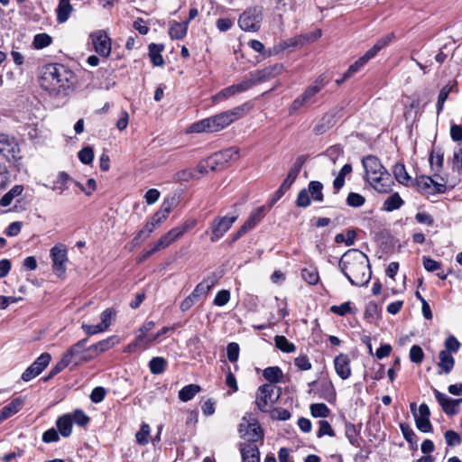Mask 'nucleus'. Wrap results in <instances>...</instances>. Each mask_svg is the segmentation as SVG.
I'll return each instance as SVG.
<instances>
[{
	"label": "nucleus",
	"instance_id": "obj_1",
	"mask_svg": "<svg viewBox=\"0 0 462 462\" xmlns=\"http://www.w3.org/2000/svg\"><path fill=\"white\" fill-rule=\"evenodd\" d=\"M339 267L348 281L356 286L366 285L372 276L368 257L357 249L346 252L339 260Z\"/></svg>",
	"mask_w": 462,
	"mask_h": 462
},
{
	"label": "nucleus",
	"instance_id": "obj_2",
	"mask_svg": "<svg viewBox=\"0 0 462 462\" xmlns=\"http://www.w3.org/2000/svg\"><path fill=\"white\" fill-rule=\"evenodd\" d=\"M74 74L61 64L48 65L41 78V86L55 97L69 95L73 84Z\"/></svg>",
	"mask_w": 462,
	"mask_h": 462
},
{
	"label": "nucleus",
	"instance_id": "obj_3",
	"mask_svg": "<svg viewBox=\"0 0 462 462\" xmlns=\"http://www.w3.org/2000/svg\"><path fill=\"white\" fill-rule=\"evenodd\" d=\"M362 163L366 180L376 191L388 193L392 190L393 181L391 175L377 157L368 155L363 159Z\"/></svg>",
	"mask_w": 462,
	"mask_h": 462
},
{
	"label": "nucleus",
	"instance_id": "obj_4",
	"mask_svg": "<svg viewBox=\"0 0 462 462\" xmlns=\"http://www.w3.org/2000/svg\"><path fill=\"white\" fill-rule=\"evenodd\" d=\"M280 395L281 389L274 384H263L256 391L255 404L261 411L268 412L277 402Z\"/></svg>",
	"mask_w": 462,
	"mask_h": 462
},
{
	"label": "nucleus",
	"instance_id": "obj_5",
	"mask_svg": "<svg viewBox=\"0 0 462 462\" xmlns=\"http://www.w3.org/2000/svg\"><path fill=\"white\" fill-rule=\"evenodd\" d=\"M324 88V77L319 76L312 85L309 86L291 105L290 113L292 114L303 106L315 102L316 95Z\"/></svg>",
	"mask_w": 462,
	"mask_h": 462
},
{
	"label": "nucleus",
	"instance_id": "obj_6",
	"mask_svg": "<svg viewBox=\"0 0 462 462\" xmlns=\"http://www.w3.org/2000/svg\"><path fill=\"white\" fill-rule=\"evenodd\" d=\"M239 158V150L236 147H229L212 154L206 159V163L210 171H217L224 168L230 161H236Z\"/></svg>",
	"mask_w": 462,
	"mask_h": 462
},
{
	"label": "nucleus",
	"instance_id": "obj_7",
	"mask_svg": "<svg viewBox=\"0 0 462 462\" xmlns=\"http://www.w3.org/2000/svg\"><path fill=\"white\" fill-rule=\"evenodd\" d=\"M238 432L240 437L245 439V442L255 443L263 437V430L260 424L254 419L244 417L239 424Z\"/></svg>",
	"mask_w": 462,
	"mask_h": 462
},
{
	"label": "nucleus",
	"instance_id": "obj_8",
	"mask_svg": "<svg viewBox=\"0 0 462 462\" xmlns=\"http://www.w3.org/2000/svg\"><path fill=\"white\" fill-rule=\"evenodd\" d=\"M263 21L261 8L254 7L245 11L238 19L240 28L246 32H257Z\"/></svg>",
	"mask_w": 462,
	"mask_h": 462
},
{
	"label": "nucleus",
	"instance_id": "obj_9",
	"mask_svg": "<svg viewBox=\"0 0 462 462\" xmlns=\"http://www.w3.org/2000/svg\"><path fill=\"white\" fill-rule=\"evenodd\" d=\"M0 155L10 162H15L21 158L20 147L14 137L0 134Z\"/></svg>",
	"mask_w": 462,
	"mask_h": 462
},
{
	"label": "nucleus",
	"instance_id": "obj_10",
	"mask_svg": "<svg viewBox=\"0 0 462 462\" xmlns=\"http://www.w3.org/2000/svg\"><path fill=\"white\" fill-rule=\"evenodd\" d=\"M248 111L247 104H243L241 106H236L232 109L221 112L216 116L217 120V125L219 126L220 131L226 127H227L232 123L236 122L242 116L245 115Z\"/></svg>",
	"mask_w": 462,
	"mask_h": 462
},
{
	"label": "nucleus",
	"instance_id": "obj_11",
	"mask_svg": "<svg viewBox=\"0 0 462 462\" xmlns=\"http://www.w3.org/2000/svg\"><path fill=\"white\" fill-rule=\"evenodd\" d=\"M51 257L52 260V270L58 275L65 273V263L68 262L67 249L62 244H58L51 249Z\"/></svg>",
	"mask_w": 462,
	"mask_h": 462
},
{
	"label": "nucleus",
	"instance_id": "obj_12",
	"mask_svg": "<svg viewBox=\"0 0 462 462\" xmlns=\"http://www.w3.org/2000/svg\"><path fill=\"white\" fill-rule=\"evenodd\" d=\"M90 39L95 51L102 57H108L111 53V39L103 30H98L90 34Z\"/></svg>",
	"mask_w": 462,
	"mask_h": 462
},
{
	"label": "nucleus",
	"instance_id": "obj_13",
	"mask_svg": "<svg viewBox=\"0 0 462 462\" xmlns=\"http://www.w3.org/2000/svg\"><path fill=\"white\" fill-rule=\"evenodd\" d=\"M51 355L42 353L38 358L22 374V380L29 382L39 375L50 364Z\"/></svg>",
	"mask_w": 462,
	"mask_h": 462
},
{
	"label": "nucleus",
	"instance_id": "obj_14",
	"mask_svg": "<svg viewBox=\"0 0 462 462\" xmlns=\"http://www.w3.org/2000/svg\"><path fill=\"white\" fill-rule=\"evenodd\" d=\"M237 219V216L217 217L211 224L212 236L210 237L211 242H217L219 240L225 233H226L235 221Z\"/></svg>",
	"mask_w": 462,
	"mask_h": 462
},
{
	"label": "nucleus",
	"instance_id": "obj_15",
	"mask_svg": "<svg viewBox=\"0 0 462 462\" xmlns=\"http://www.w3.org/2000/svg\"><path fill=\"white\" fill-rule=\"evenodd\" d=\"M88 338H84L74 344L63 356L71 364L78 365L81 361H87L88 358L84 356L85 352L89 350L87 346Z\"/></svg>",
	"mask_w": 462,
	"mask_h": 462
},
{
	"label": "nucleus",
	"instance_id": "obj_16",
	"mask_svg": "<svg viewBox=\"0 0 462 462\" xmlns=\"http://www.w3.org/2000/svg\"><path fill=\"white\" fill-rule=\"evenodd\" d=\"M197 225V219L188 218L182 224L171 228L165 235H163L164 240L171 245L180 237H181L186 232L195 227Z\"/></svg>",
	"mask_w": 462,
	"mask_h": 462
},
{
	"label": "nucleus",
	"instance_id": "obj_17",
	"mask_svg": "<svg viewBox=\"0 0 462 462\" xmlns=\"http://www.w3.org/2000/svg\"><path fill=\"white\" fill-rule=\"evenodd\" d=\"M433 393L435 398L446 414L452 416L458 412V406L462 402V399H451L437 389H434Z\"/></svg>",
	"mask_w": 462,
	"mask_h": 462
},
{
	"label": "nucleus",
	"instance_id": "obj_18",
	"mask_svg": "<svg viewBox=\"0 0 462 462\" xmlns=\"http://www.w3.org/2000/svg\"><path fill=\"white\" fill-rule=\"evenodd\" d=\"M430 411L426 403H421L419 407L418 413H414L415 423L419 430L427 433L432 430L430 421Z\"/></svg>",
	"mask_w": 462,
	"mask_h": 462
},
{
	"label": "nucleus",
	"instance_id": "obj_19",
	"mask_svg": "<svg viewBox=\"0 0 462 462\" xmlns=\"http://www.w3.org/2000/svg\"><path fill=\"white\" fill-rule=\"evenodd\" d=\"M189 130L191 133H215L220 131L216 116H209L192 124Z\"/></svg>",
	"mask_w": 462,
	"mask_h": 462
},
{
	"label": "nucleus",
	"instance_id": "obj_20",
	"mask_svg": "<svg viewBox=\"0 0 462 462\" xmlns=\"http://www.w3.org/2000/svg\"><path fill=\"white\" fill-rule=\"evenodd\" d=\"M416 185L420 191L429 193H444L446 191L445 183H438L430 177L420 176L416 180Z\"/></svg>",
	"mask_w": 462,
	"mask_h": 462
},
{
	"label": "nucleus",
	"instance_id": "obj_21",
	"mask_svg": "<svg viewBox=\"0 0 462 462\" xmlns=\"http://www.w3.org/2000/svg\"><path fill=\"white\" fill-rule=\"evenodd\" d=\"M249 85L250 84H248L247 82L242 80L238 84L229 86L219 91L217 94H216L212 97L213 102L218 103L220 101L229 98L232 96H235L236 94L246 91L247 89H249Z\"/></svg>",
	"mask_w": 462,
	"mask_h": 462
},
{
	"label": "nucleus",
	"instance_id": "obj_22",
	"mask_svg": "<svg viewBox=\"0 0 462 462\" xmlns=\"http://www.w3.org/2000/svg\"><path fill=\"white\" fill-rule=\"evenodd\" d=\"M334 365L337 374L343 380L351 375L350 359L347 355L339 354L334 359Z\"/></svg>",
	"mask_w": 462,
	"mask_h": 462
},
{
	"label": "nucleus",
	"instance_id": "obj_23",
	"mask_svg": "<svg viewBox=\"0 0 462 462\" xmlns=\"http://www.w3.org/2000/svg\"><path fill=\"white\" fill-rule=\"evenodd\" d=\"M240 452L243 462H260V452L255 443H241Z\"/></svg>",
	"mask_w": 462,
	"mask_h": 462
},
{
	"label": "nucleus",
	"instance_id": "obj_24",
	"mask_svg": "<svg viewBox=\"0 0 462 462\" xmlns=\"http://www.w3.org/2000/svg\"><path fill=\"white\" fill-rule=\"evenodd\" d=\"M307 157L305 155H300L296 158L292 166L290 168V171L282 183L283 188H287L288 189L291 187L295 180L297 179L303 164L305 163Z\"/></svg>",
	"mask_w": 462,
	"mask_h": 462
},
{
	"label": "nucleus",
	"instance_id": "obj_25",
	"mask_svg": "<svg viewBox=\"0 0 462 462\" xmlns=\"http://www.w3.org/2000/svg\"><path fill=\"white\" fill-rule=\"evenodd\" d=\"M174 198L165 199L162 202L160 209L153 214V216L151 218V221L154 223L157 226H160L171 213L174 204Z\"/></svg>",
	"mask_w": 462,
	"mask_h": 462
},
{
	"label": "nucleus",
	"instance_id": "obj_26",
	"mask_svg": "<svg viewBox=\"0 0 462 462\" xmlns=\"http://www.w3.org/2000/svg\"><path fill=\"white\" fill-rule=\"evenodd\" d=\"M23 400L21 397L14 399L10 403L0 410V424L16 414L23 405Z\"/></svg>",
	"mask_w": 462,
	"mask_h": 462
},
{
	"label": "nucleus",
	"instance_id": "obj_27",
	"mask_svg": "<svg viewBox=\"0 0 462 462\" xmlns=\"http://www.w3.org/2000/svg\"><path fill=\"white\" fill-rule=\"evenodd\" d=\"M439 358L438 366L440 368L439 374H449L455 365V359L452 355L448 351H440Z\"/></svg>",
	"mask_w": 462,
	"mask_h": 462
},
{
	"label": "nucleus",
	"instance_id": "obj_28",
	"mask_svg": "<svg viewBox=\"0 0 462 462\" xmlns=\"http://www.w3.org/2000/svg\"><path fill=\"white\" fill-rule=\"evenodd\" d=\"M263 217V208H258L251 213L248 219L240 227V234H245L254 228Z\"/></svg>",
	"mask_w": 462,
	"mask_h": 462
},
{
	"label": "nucleus",
	"instance_id": "obj_29",
	"mask_svg": "<svg viewBox=\"0 0 462 462\" xmlns=\"http://www.w3.org/2000/svg\"><path fill=\"white\" fill-rule=\"evenodd\" d=\"M217 281L214 277H208L199 282L191 292L192 297L198 300L204 295H207L210 290L215 286Z\"/></svg>",
	"mask_w": 462,
	"mask_h": 462
},
{
	"label": "nucleus",
	"instance_id": "obj_30",
	"mask_svg": "<svg viewBox=\"0 0 462 462\" xmlns=\"http://www.w3.org/2000/svg\"><path fill=\"white\" fill-rule=\"evenodd\" d=\"M272 78H273V77L272 76L268 68H264L261 70H257L254 73H251L250 78L245 79L244 81L250 84L249 88H251L253 86H254L258 83L267 81V80L271 79Z\"/></svg>",
	"mask_w": 462,
	"mask_h": 462
},
{
	"label": "nucleus",
	"instance_id": "obj_31",
	"mask_svg": "<svg viewBox=\"0 0 462 462\" xmlns=\"http://www.w3.org/2000/svg\"><path fill=\"white\" fill-rule=\"evenodd\" d=\"M72 10L70 0H60L56 10L57 21L60 23H65L69 19Z\"/></svg>",
	"mask_w": 462,
	"mask_h": 462
},
{
	"label": "nucleus",
	"instance_id": "obj_32",
	"mask_svg": "<svg viewBox=\"0 0 462 462\" xmlns=\"http://www.w3.org/2000/svg\"><path fill=\"white\" fill-rule=\"evenodd\" d=\"M164 46L162 44H155L151 43L149 45V57L151 59L152 63L154 66H163L164 60L162 56V51H163Z\"/></svg>",
	"mask_w": 462,
	"mask_h": 462
},
{
	"label": "nucleus",
	"instance_id": "obj_33",
	"mask_svg": "<svg viewBox=\"0 0 462 462\" xmlns=\"http://www.w3.org/2000/svg\"><path fill=\"white\" fill-rule=\"evenodd\" d=\"M57 428L63 437H69L72 431V418L69 414H64L57 420Z\"/></svg>",
	"mask_w": 462,
	"mask_h": 462
},
{
	"label": "nucleus",
	"instance_id": "obj_34",
	"mask_svg": "<svg viewBox=\"0 0 462 462\" xmlns=\"http://www.w3.org/2000/svg\"><path fill=\"white\" fill-rule=\"evenodd\" d=\"M168 246H170V245L168 244V242L166 240H164V237L162 236L156 243H154L152 245V246L150 250H146L142 253V254L138 258V262L142 263V262L146 261L154 253H156L162 249H165Z\"/></svg>",
	"mask_w": 462,
	"mask_h": 462
},
{
	"label": "nucleus",
	"instance_id": "obj_35",
	"mask_svg": "<svg viewBox=\"0 0 462 462\" xmlns=\"http://www.w3.org/2000/svg\"><path fill=\"white\" fill-rule=\"evenodd\" d=\"M201 391V388L198 384H189L184 386L179 391L178 396L181 402H189L194 398V396Z\"/></svg>",
	"mask_w": 462,
	"mask_h": 462
},
{
	"label": "nucleus",
	"instance_id": "obj_36",
	"mask_svg": "<svg viewBox=\"0 0 462 462\" xmlns=\"http://www.w3.org/2000/svg\"><path fill=\"white\" fill-rule=\"evenodd\" d=\"M23 191V186L15 185L7 193H5L0 199V206L8 207L12 204L14 199L19 197Z\"/></svg>",
	"mask_w": 462,
	"mask_h": 462
},
{
	"label": "nucleus",
	"instance_id": "obj_37",
	"mask_svg": "<svg viewBox=\"0 0 462 462\" xmlns=\"http://www.w3.org/2000/svg\"><path fill=\"white\" fill-rule=\"evenodd\" d=\"M188 23H173L170 27L169 33L172 39L180 40L184 38L188 31Z\"/></svg>",
	"mask_w": 462,
	"mask_h": 462
},
{
	"label": "nucleus",
	"instance_id": "obj_38",
	"mask_svg": "<svg viewBox=\"0 0 462 462\" xmlns=\"http://www.w3.org/2000/svg\"><path fill=\"white\" fill-rule=\"evenodd\" d=\"M323 184L318 180H312L308 185V192L315 201H323L324 196L322 193Z\"/></svg>",
	"mask_w": 462,
	"mask_h": 462
},
{
	"label": "nucleus",
	"instance_id": "obj_39",
	"mask_svg": "<svg viewBox=\"0 0 462 462\" xmlns=\"http://www.w3.org/2000/svg\"><path fill=\"white\" fill-rule=\"evenodd\" d=\"M116 337H110L89 346V351H93L96 353V355H99L110 349L116 344Z\"/></svg>",
	"mask_w": 462,
	"mask_h": 462
},
{
	"label": "nucleus",
	"instance_id": "obj_40",
	"mask_svg": "<svg viewBox=\"0 0 462 462\" xmlns=\"http://www.w3.org/2000/svg\"><path fill=\"white\" fill-rule=\"evenodd\" d=\"M155 327V322L153 321H146L143 324V326L137 330L135 341L134 346H141V343L144 340L145 337L152 331Z\"/></svg>",
	"mask_w": 462,
	"mask_h": 462
},
{
	"label": "nucleus",
	"instance_id": "obj_41",
	"mask_svg": "<svg viewBox=\"0 0 462 462\" xmlns=\"http://www.w3.org/2000/svg\"><path fill=\"white\" fill-rule=\"evenodd\" d=\"M263 375L270 383L273 384L274 383H279L283 374L278 366H270L263 370Z\"/></svg>",
	"mask_w": 462,
	"mask_h": 462
},
{
	"label": "nucleus",
	"instance_id": "obj_42",
	"mask_svg": "<svg viewBox=\"0 0 462 462\" xmlns=\"http://www.w3.org/2000/svg\"><path fill=\"white\" fill-rule=\"evenodd\" d=\"M403 204V200L399 196L398 193H394L387 198V199L383 202V208L385 211H393L395 209L400 208Z\"/></svg>",
	"mask_w": 462,
	"mask_h": 462
},
{
	"label": "nucleus",
	"instance_id": "obj_43",
	"mask_svg": "<svg viewBox=\"0 0 462 462\" xmlns=\"http://www.w3.org/2000/svg\"><path fill=\"white\" fill-rule=\"evenodd\" d=\"M393 172L396 180L401 184L407 185L411 180V177L407 173L405 166L402 163L395 164Z\"/></svg>",
	"mask_w": 462,
	"mask_h": 462
},
{
	"label": "nucleus",
	"instance_id": "obj_44",
	"mask_svg": "<svg viewBox=\"0 0 462 462\" xmlns=\"http://www.w3.org/2000/svg\"><path fill=\"white\" fill-rule=\"evenodd\" d=\"M352 171V166L351 164H345L341 170L339 171L337 176L333 181V187L334 189L338 191L341 188H343L345 184V177L351 173Z\"/></svg>",
	"mask_w": 462,
	"mask_h": 462
},
{
	"label": "nucleus",
	"instance_id": "obj_45",
	"mask_svg": "<svg viewBox=\"0 0 462 462\" xmlns=\"http://www.w3.org/2000/svg\"><path fill=\"white\" fill-rule=\"evenodd\" d=\"M116 316V311L113 309L105 310L100 315V323H98L99 330L106 331L111 325L112 319Z\"/></svg>",
	"mask_w": 462,
	"mask_h": 462
},
{
	"label": "nucleus",
	"instance_id": "obj_46",
	"mask_svg": "<svg viewBox=\"0 0 462 462\" xmlns=\"http://www.w3.org/2000/svg\"><path fill=\"white\" fill-rule=\"evenodd\" d=\"M167 362L163 357H153L149 362V368L152 374H160L164 372Z\"/></svg>",
	"mask_w": 462,
	"mask_h": 462
},
{
	"label": "nucleus",
	"instance_id": "obj_47",
	"mask_svg": "<svg viewBox=\"0 0 462 462\" xmlns=\"http://www.w3.org/2000/svg\"><path fill=\"white\" fill-rule=\"evenodd\" d=\"M274 342L276 347L284 353H292L296 349L294 344L289 342L284 336H275Z\"/></svg>",
	"mask_w": 462,
	"mask_h": 462
},
{
	"label": "nucleus",
	"instance_id": "obj_48",
	"mask_svg": "<svg viewBox=\"0 0 462 462\" xmlns=\"http://www.w3.org/2000/svg\"><path fill=\"white\" fill-rule=\"evenodd\" d=\"M301 277L309 284H317L319 280V272L314 267L304 268L301 271Z\"/></svg>",
	"mask_w": 462,
	"mask_h": 462
},
{
	"label": "nucleus",
	"instance_id": "obj_49",
	"mask_svg": "<svg viewBox=\"0 0 462 462\" xmlns=\"http://www.w3.org/2000/svg\"><path fill=\"white\" fill-rule=\"evenodd\" d=\"M400 428L404 439L411 444V448H417L418 439L413 430L408 424L405 423H402L400 425Z\"/></svg>",
	"mask_w": 462,
	"mask_h": 462
},
{
	"label": "nucleus",
	"instance_id": "obj_50",
	"mask_svg": "<svg viewBox=\"0 0 462 462\" xmlns=\"http://www.w3.org/2000/svg\"><path fill=\"white\" fill-rule=\"evenodd\" d=\"M444 162V156L440 151H433L430 155V163L432 170L439 171Z\"/></svg>",
	"mask_w": 462,
	"mask_h": 462
},
{
	"label": "nucleus",
	"instance_id": "obj_51",
	"mask_svg": "<svg viewBox=\"0 0 462 462\" xmlns=\"http://www.w3.org/2000/svg\"><path fill=\"white\" fill-rule=\"evenodd\" d=\"M310 412L313 417L326 418L329 414V409L324 403H314L310 405Z\"/></svg>",
	"mask_w": 462,
	"mask_h": 462
},
{
	"label": "nucleus",
	"instance_id": "obj_52",
	"mask_svg": "<svg viewBox=\"0 0 462 462\" xmlns=\"http://www.w3.org/2000/svg\"><path fill=\"white\" fill-rule=\"evenodd\" d=\"M365 202V199L359 193L350 192L346 198V204L352 208H360Z\"/></svg>",
	"mask_w": 462,
	"mask_h": 462
},
{
	"label": "nucleus",
	"instance_id": "obj_53",
	"mask_svg": "<svg viewBox=\"0 0 462 462\" xmlns=\"http://www.w3.org/2000/svg\"><path fill=\"white\" fill-rule=\"evenodd\" d=\"M305 44H306V42H305L304 35L300 34V35L294 36L292 38H290V39L282 42V46L283 49H288V48H295V47H299V46H303Z\"/></svg>",
	"mask_w": 462,
	"mask_h": 462
},
{
	"label": "nucleus",
	"instance_id": "obj_54",
	"mask_svg": "<svg viewBox=\"0 0 462 462\" xmlns=\"http://www.w3.org/2000/svg\"><path fill=\"white\" fill-rule=\"evenodd\" d=\"M51 42V37L46 33L36 34L33 40V46L36 49H42L49 46Z\"/></svg>",
	"mask_w": 462,
	"mask_h": 462
},
{
	"label": "nucleus",
	"instance_id": "obj_55",
	"mask_svg": "<svg viewBox=\"0 0 462 462\" xmlns=\"http://www.w3.org/2000/svg\"><path fill=\"white\" fill-rule=\"evenodd\" d=\"M79 159L84 164H90L94 159L93 149L89 146L81 149L79 152Z\"/></svg>",
	"mask_w": 462,
	"mask_h": 462
},
{
	"label": "nucleus",
	"instance_id": "obj_56",
	"mask_svg": "<svg viewBox=\"0 0 462 462\" xmlns=\"http://www.w3.org/2000/svg\"><path fill=\"white\" fill-rule=\"evenodd\" d=\"M150 434V426L146 423H143L141 426L140 430L136 433V441L141 445H145L149 442L148 436Z\"/></svg>",
	"mask_w": 462,
	"mask_h": 462
},
{
	"label": "nucleus",
	"instance_id": "obj_57",
	"mask_svg": "<svg viewBox=\"0 0 462 462\" xmlns=\"http://www.w3.org/2000/svg\"><path fill=\"white\" fill-rule=\"evenodd\" d=\"M157 227L158 226L151 220L148 221L143 226V228L137 233V235L135 236V240H138L142 237L143 239H147Z\"/></svg>",
	"mask_w": 462,
	"mask_h": 462
},
{
	"label": "nucleus",
	"instance_id": "obj_58",
	"mask_svg": "<svg viewBox=\"0 0 462 462\" xmlns=\"http://www.w3.org/2000/svg\"><path fill=\"white\" fill-rule=\"evenodd\" d=\"M423 357H424V354H423L422 348L420 346L414 345L411 347L410 359L411 362H413L415 364H420L422 362Z\"/></svg>",
	"mask_w": 462,
	"mask_h": 462
},
{
	"label": "nucleus",
	"instance_id": "obj_59",
	"mask_svg": "<svg viewBox=\"0 0 462 462\" xmlns=\"http://www.w3.org/2000/svg\"><path fill=\"white\" fill-rule=\"evenodd\" d=\"M325 435L333 437L335 435V432H334L331 425L329 424V422L322 420L319 421V429L317 432V437L321 438Z\"/></svg>",
	"mask_w": 462,
	"mask_h": 462
},
{
	"label": "nucleus",
	"instance_id": "obj_60",
	"mask_svg": "<svg viewBox=\"0 0 462 462\" xmlns=\"http://www.w3.org/2000/svg\"><path fill=\"white\" fill-rule=\"evenodd\" d=\"M230 300V292L227 290L219 291L214 299V304L218 307L225 306Z\"/></svg>",
	"mask_w": 462,
	"mask_h": 462
},
{
	"label": "nucleus",
	"instance_id": "obj_61",
	"mask_svg": "<svg viewBox=\"0 0 462 462\" xmlns=\"http://www.w3.org/2000/svg\"><path fill=\"white\" fill-rule=\"evenodd\" d=\"M226 356L230 362H236L239 356V346L237 343L232 342L227 345Z\"/></svg>",
	"mask_w": 462,
	"mask_h": 462
},
{
	"label": "nucleus",
	"instance_id": "obj_62",
	"mask_svg": "<svg viewBox=\"0 0 462 462\" xmlns=\"http://www.w3.org/2000/svg\"><path fill=\"white\" fill-rule=\"evenodd\" d=\"M459 347V341L454 336H449L445 341V349L443 351H448L450 354L457 353Z\"/></svg>",
	"mask_w": 462,
	"mask_h": 462
},
{
	"label": "nucleus",
	"instance_id": "obj_63",
	"mask_svg": "<svg viewBox=\"0 0 462 462\" xmlns=\"http://www.w3.org/2000/svg\"><path fill=\"white\" fill-rule=\"evenodd\" d=\"M453 171L462 174V148H458L453 154Z\"/></svg>",
	"mask_w": 462,
	"mask_h": 462
},
{
	"label": "nucleus",
	"instance_id": "obj_64",
	"mask_svg": "<svg viewBox=\"0 0 462 462\" xmlns=\"http://www.w3.org/2000/svg\"><path fill=\"white\" fill-rule=\"evenodd\" d=\"M296 205L300 208H306L310 205V196L306 189L299 192Z\"/></svg>",
	"mask_w": 462,
	"mask_h": 462
}]
</instances>
